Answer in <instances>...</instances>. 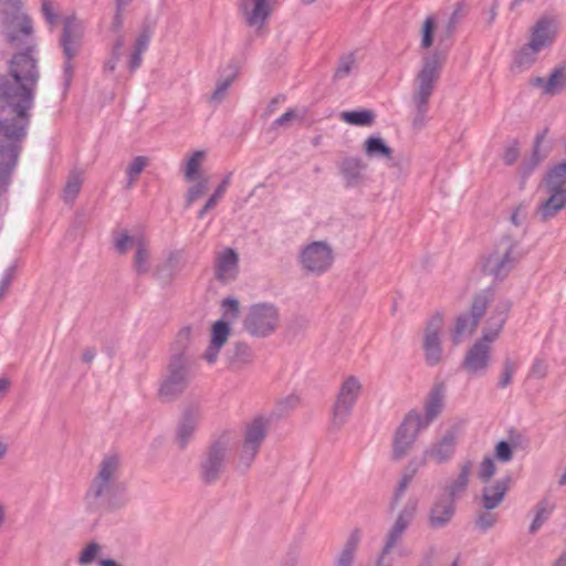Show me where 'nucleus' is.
Returning a JSON list of instances; mask_svg holds the SVG:
<instances>
[{"label":"nucleus","mask_w":566,"mask_h":566,"mask_svg":"<svg viewBox=\"0 0 566 566\" xmlns=\"http://www.w3.org/2000/svg\"><path fill=\"white\" fill-rule=\"evenodd\" d=\"M297 118V114L294 109H289L283 115H281L279 118H276L272 123L273 128L277 127H289L291 126L292 122Z\"/></svg>","instance_id":"obj_60"},{"label":"nucleus","mask_w":566,"mask_h":566,"mask_svg":"<svg viewBox=\"0 0 566 566\" xmlns=\"http://www.w3.org/2000/svg\"><path fill=\"white\" fill-rule=\"evenodd\" d=\"M443 326V317L440 313L434 314L426 324L423 335V350L427 365L436 366L442 360V347L440 333Z\"/></svg>","instance_id":"obj_16"},{"label":"nucleus","mask_w":566,"mask_h":566,"mask_svg":"<svg viewBox=\"0 0 566 566\" xmlns=\"http://www.w3.org/2000/svg\"><path fill=\"white\" fill-rule=\"evenodd\" d=\"M361 392V385L355 376L347 377L340 385L332 408V426L339 430L348 420Z\"/></svg>","instance_id":"obj_11"},{"label":"nucleus","mask_w":566,"mask_h":566,"mask_svg":"<svg viewBox=\"0 0 566 566\" xmlns=\"http://www.w3.org/2000/svg\"><path fill=\"white\" fill-rule=\"evenodd\" d=\"M444 386L442 384L434 385L424 402V416L420 413V423L428 428L430 423L441 413L444 400Z\"/></svg>","instance_id":"obj_24"},{"label":"nucleus","mask_w":566,"mask_h":566,"mask_svg":"<svg viewBox=\"0 0 566 566\" xmlns=\"http://www.w3.org/2000/svg\"><path fill=\"white\" fill-rule=\"evenodd\" d=\"M275 0H242L240 9L242 10L245 22L250 27L264 25L271 14V2Z\"/></svg>","instance_id":"obj_21"},{"label":"nucleus","mask_w":566,"mask_h":566,"mask_svg":"<svg viewBox=\"0 0 566 566\" xmlns=\"http://www.w3.org/2000/svg\"><path fill=\"white\" fill-rule=\"evenodd\" d=\"M279 321L280 314L275 305L258 303L249 308L243 326L252 336L268 337L275 332Z\"/></svg>","instance_id":"obj_9"},{"label":"nucleus","mask_w":566,"mask_h":566,"mask_svg":"<svg viewBox=\"0 0 566 566\" xmlns=\"http://www.w3.org/2000/svg\"><path fill=\"white\" fill-rule=\"evenodd\" d=\"M137 239L142 238L129 235L126 231L113 233L114 248L119 254H125L133 245L136 247Z\"/></svg>","instance_id":"obj_48"},{"label":"nucleus","mask_w":566,"mask_h":566,"mask_svg":"<svg viewBox=\"0 0 566 566\" xmlns=\"http://www.w3.org/2000/svg\"><path fill=\"white\" fill-rule=\"evenodd\" d=\"M434 27V19L432 17H428L422 25L421 48L429 49L432 45Z\"/></svg>","instance_id":"obj_54"},{"label":"nucleus","mask_w":566,"mask_h":566,"mask_svg":"<svg viewBox=\"0 0 566 566\" xmlns=\"http://www.w3.org/2000/svg\"><path fill=\"white\" fill-rule=\"evenodd\" d=\"M198 181L191 186L188 189L187 196H186V203L187 206H190L196 200H198L200 197H202L207 189H208V178H199Z\"/></svg>","instance_id":"obj_51"},{"label":"nucleus","mask_w":566,"mask_h":566,"mask_svg":"<svg viewBox=\"0 0 566 566\" xmlns=\"http://www.w3.org/2000/svg\"><path fill=\"white\" fill-rule=\"evenodd\" d=\"M523 258L521 247L511 235H503L493 250L482 258L481 266L484 274L494 280L503 281Z\"/></svg>","instance_id":"obj_6"},{"label":"nucleus","mask_w":566,"mask_h":566,"mask_svg":"<svg viewBox=\"0 0 566 566\" xmlns=\"http://www.w3.org/2000/svg\"><path fill=\"white\" fill-rule=\"evenodd\" d=\"M417 512V501L408 500L405 504L403 509L399 512L395 525L400 526L403 530H407L409 525L412 523Z\"/></svg>","instance_id":"obj_45"},{"label":"nucleus","mask_w":566,"mask_h":566,"mask_svg":"<svg viewBox=\"0 0 566 566\" xmlns=\"http://www.w3.org/2000/svg\"><path fill=\"white\" fill-rule=\"evenodd\" d=\"M520 157V143L513 139L512 143L505 148L502 159L506 166H512Z\"/></svg>","instance_id":"obj_56"},{"label":"nucleus","mask_w":566,"mask_h":566,"mask_svg":"<svg viewBox=\"0 0 566 566\" xmlns=\"http://www.w3.org/2000/svg\"><path fill=\"white\" fill-rule=\"evenodd\" d=\"M547 133L548 128H544L541 133L536 135L531 157L527 160L523 161L520 166V175L522 179H526L527 177H530L532 172L535 170V168L545 159L546 155H541L539 148Z\"/></svg>","instance_id":"obj_27"},{"label":"nucleus","mask_w":566,"mask_h":566,"mask_svg":"<svg viewBox=\"0 0 566 566\" xmlns=\"http://www.w3.org/2000/svg\"><path fill=\"white\" fill-rule=\"evenodd\" d=\"M235 76H237V71L234 70L226 78H223L222 81L218 82L216 90L213 91V93L210 96V102L211 103L218 105V104H220L224 99V97L227 95V91L229 90V87L233 83Z\"/></svg>","instance_id":"obj_49"},{"label":"nucleus","mask_w":566,"mask_h":566,"mask_svg":"<svg viewBox=\"0 0 566 566\" xmlns=\"http://www.w3.org/2000/svg\"><path fill=\"white\" fill-rule=\"evenodd\" d=\"M495 457L501 462H509L513 458L512 446L507 441H500L495 446Z\"/></svg>","instance_id":"obj_57"},{"label":"nucleus","mask_w":566,"mask_h":566,"mask_svg":"<svg viewBox=\"0 0 566 566\" xmlns=\"http://www.w3.org/2000/svg\"><path fill=\"white\" fill-rule=\"evenodd\" d=\"M2 24L7 43L19 51L9 61V73L0 76V133L17 143L28 135L40 80L36 42L28 15L6 14Z\"/></svg>","instance_id":"obj_1"},{"label":"nucleus","mask_w":566,"mask_h":566,"mask_svg":"<svg viewBox=\"0 0 566 566\" xmlns=\"http://www.w3.org/2000/svg\"><path fill=\"white\" fill-rule=\"evenodd\" d=\"M60 45L65 57V62L63 64V78L65 90H67L73 78V65L71 60L78 54L82 46V27L74 15H70L64 19Z\"/></svg>","instance_id":"obj_10"},{"label":"nucleus","mask_w":566,"mask_h":566,"mask_svg":"<svg viewBox=\"0 0 566 566\" xmlns=\"http://www.w3.org/2000/svg\"><path fill=\"white\" fill-rule=\"evenodd\" d=\"M150 39L151 32L148 28H145L135 40L133 51L127 62V67L130 74H133L134 72H136V70L140 67L143 62L142 56L147 51Z\"/></svg>","instance_id":"obj_26"},{"label":"nucleus","mask_w":566,"mask_h":566,"mask_svg":"<svg viewBox=\"0 0 566 566\" xmlns=\"http://www.w3.org/2000/svg\"><path fill=\"white\" fill-rule=\"evenodd\" d=\"M471 471L472 462H464L461 465L460 473L458 474V476L448 486V494L446 496L452 497L453 501L455 502L457 496L467 490Z\"/></svg>","instance_id":"obj_31"},{"label":"nucleus","mask_w":566,"mask_h":566,"mask_svg":"<svg viewBox=\"0 0 566 566\" xmlns=\"http://www.w3.org/2000/svg\"><path fill=\"white\" fill-rule=\"evenodd\" d=\"M493 298L494 292L490 287L480 291L473 296L469 313H463L455 319L454 328L451 332V338L454 345H458L463 337L470 336L476 329Z\"/></svg>","instance_id":"obj_8"},{"label":"nucleus","mask_w":566,"mask_h":566,"mask_svg":"<svg viewBox=\"0 0 566 566\" xmlns=\"http://www.w3.org/2000/svg\"><path fill=\"white\" fill-rule=\"evenodd\" d=\"M340 118L349 125L369 127L375 123V113L371 109H355L343 112Z\"/></svg>","instance_id":"obj_32"},{"label":"nucleus","mask_w":566,"mask_h":566,"mask_svg":"<svg viewBox=\"0 0 566 566\" xmlns=\"http://www.w3.org/2000/svg\"><path fill=\"white\" fill-rule=\"evenodd\" d=\"M458 432L459 430L455 426L448 428L441 438L424 450V458L437 464L450 461L455 453Z\"/></svg>","instance_id":"obj_17"},{"label":"nucleus","mask_w":566,"mask_h":566,"mask_svg":"<svg viewBox=\"0 0 566 566\" xmlns=\"http://www.w3.org/2000/svg\"><path fill=\"white\" fill-rule=\"evenodd\" d=\"M538 52L539 50L534 48L531 42L526 43L516 52L514 66L518 69L530 67L534 63Z\"/></svg>","instance_id":"obj_41"},{"label":"nucleus","mask_w":566,"mask_h":566,"mask_svg":"<svg viewBox=\"0 0 566 566\" xmlns=\"http://www.w3.org/2000/svg\"><path fill=\"white\" fill-rule=\"evenodd\" d=\"M190 336L191 328L184 327L171 345V354L157 392L161 402H172L179 399L195 378V361L186 353Z\"/></svg>","instance_id":"obj_3"},{"label":"nucleus","mask_w":566,"mask_h":566,"mask_svg":"<svg viewBox=\"0 0 566 566\" xmlns=\"http://www.w3.org/2000/svg\"><path fill=\"white\" fill-rule=\"evenodd\" d=\"M499 515L491 511L481 512L475 518V527L482 532H486L497 523Z\"/></svg>","instance_id":"obj_52"},{"label":"nucleus","mask_w":566,"mask_h":566,"mask_svg":"<svg viewBox=\"0 0 566 566\" xmlns=\"http://www.w3.org/2000/svg\"><path fill=\"white\" fill-rule=\"evenodd\" d=\"M231 364H250L253 360V352L245 343H235L231 354L229 355Z\"/></svg>","instance_id":"obj_44"},{"label":"nucleus","mask_w":566,"mask_h":566,"mask_svg":"<svg viewBox=\"0 0 566 566\" xmlns=\"http://www.w3.org/2000/svg\"><path fill=\"white\" fill-rule=\"evenodd\" d=\"M222 307L224 308V315H230L232 318H237L239 315V301L233 297H227L222 301Z\"/></svg>","instance_id":"obj_61"},{"label":"nucleus","mask_w":566,"mask_h":566,"mask_svg":"<svg viewBox=\"0 0 566 566\" xmlns=\"http://www.w3.org/2000/svg\"><path fill=\"white\" fill-rule=\"evenodd\" d=\"M446 56V53L442 51H436L424 56L422 60V67L415 77L413 92L411 96V125L416 130H421L427 125L429 101L434 92L436 84L440 78Z\"/></svg>","instance_id":"obj_5"},{"label":"nucleus","mask_w":566,"mask_h":566,"mask_svg":"<svg viewBox=\"0 0 566 566\" xmlns=\"http://www.w3.org/2000/svg\"><path fill=\"white\" fill-rule=\"evenodd\" d=\"M181 263H182V251L181 250L171 251L168 254V258H167L165 264L157 268L155 275L159 280H161L166 283H169L176 277L178 272L181 270V268H182Z\"/></svg>","instance_id":"obj_28"},{"label":"nucleus","mask_w":566,"mask_h":566,"mask_svg":"<svg viewBox=\"0 0 566 566\" xmlns=\"http://www.w3.org/2000/svg\"><path fill=\"white\" fill-rule=\"evenodd\" d=\"M549 198L539 208L543 220L554 217L566 205V189H549Z\"/></svg>","instance_id":"obj_29"},{"label":"nucleus","mask_w":566,"mask_h":566,"mask_svg":"<svg viewBox=\"0 0 566 566\" xmlns=\"http://www.w3.org/2000/svg\"><path fill=\"white\" fill-rule=\"evenodd\" d=\"M333 259L332 248L323 241L307 244L300 254V262L303 269L317 275L329 270Z\"/></svg>","instance_id":"obj_14"},{"label":"nucleus","mask_w":566,"mask_h":566,"mask_svg":"<svg viewBox=\"0 0 566 566\" xmlns=\"http://www.w3.org/2000/svg\"><path fill=\"white\" fill-rule=\"evenodd\" d=\"M238 253L231 248L224 249L216 259L214 277L221 283L233 280L238 273Z\"/></svg>","instance_id":"obj_22"},{"label":"nucleus","mask_w":566,"mask_h":566,"mask_svg":"<svg viewBox=\"0 0 566 566\" xmlns=\"http://www.w3.org/2000/svg\"><path fill=\"white\" fill-rule=\"evenodd\" d=\"M495 473V464L492 457H485L483 461L481 462L478 476L479 479L486 483L491 480V478Z\"/></svg>","instance_id":"obj_55"},{"label":"nucleus","mask_w":566,"mask_h":566,"mask_svg":"<svg viewBox=\"0 0 566 566\" xmlns=\"http://www.w3.org/2000/svg\"><path fill=\"white\" fill-rule=\"evenodd\" d=\"M102 552V546L97 542L88 543L80 553L77 563L80 566L93 564Z\"/></svg>","instance_id":"obj_47"},{"label":"nucleus","mask_w":566,"mask_h":566,"mask_svg":"<svg viewBox=\"0 0 566 566\" xmlns=\"http://www.w3.org/2000/svg\"><path fill=\"white\" fill-rule=\"evenodd\" d=\"M269 421L263 417L254 418L247 424L241 452L239 454V465L248 470L266 437Z\"/></svg>","instance_id":"obj_12"},{"label":"nucleus","mask_w":566,"mask_h":566,"mask_svg":"<svg viewBox=\"0 0 566 566\" xmlns=\"http://www.w3.org/2000/svg\"><path fill=\"white\" fill-rule=\"evenodd\" d=\"M558 29L559 22L556 18L544 15L532 28L530 42L534 48L542 51L555 42Z\"/></svg>","instance_id":"obj_18"},{"label":"nucleus","mask_w":566,"mask_h":566,"mask_svg":"<svg viewBox=\"0 0 566 566\" xmlns=\"http://www.w3.org/2000/svg\"><path fill=\"white\" fill-rule=\"evenodd\" d=\"M516 363H514L511 358L504 359L503 370L497 382L500 388H506L512 382V377L516 370Z\"/></svg>","instance_id":"obj_53"},{"label":"nucleus","mask_w":566,"mask_h":566,"mask_svg":"<svg viewBox=\"0 0 566 566\" xmlns=\"http://www.w3.org/2000/svg\"><path fill=\"white\" fill-rule=\"evenodd\" d=\"M149 159L146 156H137L126 168L127 184L126 188L130 189L134 187L142 171L148 166Z\"/></svg>","instance_id":"obj_39"},{"label":"nucleus","mask_w":566,"mask_h":566,"mask_svg":"<svg viewBox=\"0 0 566 566\" xmlns=\"http://www.w3.org/2000/svg\"><path fill=\"white\" fill-rule=\"evenodd\" d=\"M150 253L144 239L136 240V252L133 266L138 275L146 274L149 271Z\"/></svg>","instance_id":"obj_33"},{"label":"nucleus","mask_w":566,"mask_h":566,"mask_svg":"<svg viewBox=\"0 0 566 566\" xmlns=\"http://www.w3.org/2000/svg\"><path fill=\"white\" fill-rule=\"evenodd\" d=\"M510 476H506L482 489L481 506L485 511H492L503 502L510 488Z\"/></svg>","instance_id":"obj_25"},{"label":"nucleus","mask_w":566,"mask_h":566,"mask_svg":"<svg viewBox=\"0 0 566 566\" xmlns=\"http://www.w3.org/2000/svg\"><path fill=\"white\" fill-rule=\"evenodd\" d=\"M230 335V324L223 319L217 321L211 327V343L216 345H223L227 343Z\"/></svg>","instance_id":"obj_46"},{"label":"nucleus","mask_w":566,"mask_h":566,"mask_svg":"<svg viewBox=\"0 0 566 566\" xmlns=\"http://www.w3.org/2000/svg\"><path fill=\"white\" fill-rule=\"evenodd\" d=\"M357 69L355 53H346L339 56L337 66L335 69L333 81H340L350 75V73Z\"/></svg>","instance_id":"obj_37"},{"label":"nucleus","mask_w":566,"mask_h":566,"mask_svg":"<svg viewBox=\"0 0 566 566\" xmlns=\"http://www.w3.org/2000/svg\"><path fill=\"white\" fill-rule=\"evenodd\" d=\"M120 460L117 455H106L98 467L87 489L84 501L86 509L92 512L114 511L126 505V485L119 480Z\"/></svg>","instance_id":"obj_2"},{"label":"nucleus","mask_w":566,"mask_h":566,"mask_svg":"<svg viewBox=\"0 0 566 566\" xmlns=\"http://www.w3.org/2000/svg\"><path fill=\"white\" fill-rule=\"evenodd\" d=\"M24 135L20 140L13 142L0 133V192L6 191L10 182L11 175L18 164L22 150Z\"/></svg>","instance_id":"obj_15"},{"label":"nucleus","mask_w":566,"mask_h":566,"mask_svg":"<svg viewBox=\"0 0 566 566\" xmlns=\"http://www.w3.org/2000/svg\"><path fill=\"white\" fill-rule=\"evenodd\" d=\"M545 184L548 189H565L566 184V163H559L552 167L546 176Z\"/></svg>","instance_id":"obj_36"},{"label":"nucleus","mask_w":566,"mask_h":566,"mask_svg":"<svg viewBox=\"0 0 566 566\" xmlns=\"http://www.w3.org/2000/svg\"><path fill=\"white\" fill-rule=\"evenodd\" d=\"M454 513L455 502L452 497L446 495L438 497L429 511V526L434 530L444 528L451 522Z\"/></svg>","instance_id":"obj_19"},{"label":"nucleus","mask_w":566,"mask_h":566,"mask_svg":"<svg viewBox=\"0 0 566 566\" xmlns=\"http://www.w3.org/2000/svg\"><path fill=\"white\" fill-rule=\"evenodd\" d=\"M13 270H14L13 266L7 269L4 274H3V276H2V279H1V282H0V300L2 298L3 294L7 292V290L10 287V285L12 283Z\"/></svg>","instance_id":"obj_64"},{"label":"nucleus","mask_w":566,"mask_h":566,"mask_svg":"<svg viewBox=\"0 0 566 566\" xmlns=\"http://www.w3.org/2000/svg\"><path fill=\"white\" fill-rule=\"evenodd\" d=\"M42 13L49 24L53 25L57 21L59 17L54 13L50 0H42Z\"/></svg>","instance_id":"obj_62"},{"label":"nucleus","mask_w":566,"mask_h":566,"mask_svg":"<svg viewBox=\"0 0 566 566\" xmlns=\"http://www.w3.org/2000/svg\"><path fill=\"white\" fill-rule=\"evenodd\" d=\"M200 419V412L198 408L189 407L184 410L181 418L177 426L176 439L178 446L184 450L189 441L192 439Z\"/></svg>","instance_id":"obj_23"},{"label":"nucleus","mask_w":566,"mask_h":566,"mask_svg":"<svg viewBox=\"0 0 566 566\" xmlns=\"http://www.w3.org/2000/svg\"><path fill=\"white\" fill-rule=\"evenodd\" d=\"M405 532H406V530L392 524V526L390 527V530L386 536L385 545H384L380 554L388 556L389 553L392 551V548L401 539Z\"/></svg>","instance_id":"obj_50"},{"label":"nucleus","mask_w":566,"mask_h":566,"mask_svg":"<svg viewBox=\"0 0 566 566\" xmlns=\"http://www.w3.org/2000/svg\"><path fill=\"white\" fill-rule=\"evenodd\" d=\"M511 307L512 302L507 298L500 300L494 306L482 332V337L474 342L463 358L461 366L468 375L483 376L486 374L491 361V344L500 335Z\"/></svg>","instance_id":"obj_4"},{"label":"nucleus","mask_w":566,"mask_h":566,"mask_svg":"<svg viewBox=\"0 0 566 566\" xmlns=\"http://www.w3.org/2000/svg\"><path fill=\"white\" fill-rule=\"evenodd\" d=\"M229 439L222 434L211 441L199 461V478L208 485L217 483L227 468Z\"/></svg>","instance_id":"obj_7"},{"label":"nucleus","mask_w":566,"mask_h":566,"mask_svg":"<svg viewBox=\"0 0 566 566\" xmlns=\"http://www.w3.org/2000/svg\"><path fill=\"white\" fill-rule=\"evenodd\" d=\"M339 172L347 188H355L364 184L367 164L359 157H344L338 163Z\"/></svg>","instance_id":"obj_20"},{"label":"nucleus","mask_w":566,"mask_h":566,"mask_svg":"<svg viewBox=\"0 0 566 566\" xmlns=\"http://www.w3.org/2000/svg\"><path fill=\"white\" fill-rule=\"evenodd\" d=\"M300 558V547L292 545L283 557L280 566H296Z\"/></svg>","instance_id":"obj_59"},{"label":"nucleus","mask_w":566,"mask_h":566,"mask_svg":"<svg viewBox=\"0 0 566 566\" xmlns=\"http://www.w3.org/2000/svg\"><path fill=\"white\" fill-rule=\"evenodd\" d=\"M554 505L547 499L541 500L535 506V516L530 525L528 532L531 534L537 533L542 525L549 518Z\"/></svg>","instance_id":"obj_35"},{"label":"nucleus","mask_w":566,"mask_h":566,"mask_svg":"<svg viewBox=\"0 0 566 566\" xmlns=\"http://www.w3.org/2000/svg\"><path fill=\"white\" fill-rule=\"evenodd\" d=\"M566 87V65L557 67L549 75L546 85L545 94L555 95L560 93Z\"/></svg>","instance_id":"obj_38"},{"label":"nucleus","mask_w":566,"mask_h":566,"mask_svg":"<svg viewBox=\"0 0 566 566\" xmlns=\"http://www.w3.org/2000/svg\"><path fill=\"white\" fill-rule=\"evenodd\" d=\"M222 346L216 345L210 342L208 348L206 349L203 354V358L207 360L208 364H214L217 361L218 355L221 350Z\"/></svg>","instance_id":"obj_63"},{"label":"nucleus","mask_w":566,"mask_h":566,"mask_svg":"<svg viewBox=\"0 0 566 566\" xmlns=\"http://www.w3.org/2000/svg\"><path fill=\"white\" fill-rule=\"evenodd\" d=\"M231 176H232V172H229L223 178V180L220 182V185L217 187L214 192L207 200V202L205 203L202 209L198 212L199 219H202L209 210L213 209L218 205L219 200L223 197L224 192L227 191V188L230 184Z\"/></svg>","instance_id":"obj_40"},{"label":"nucleus","mask_w":566,"mask_h":566,"mask_svg":"<svg viewBox=\"0 0 566 566\" xmlns=\"http://www.w3.org/2000/svg\"><path fill=\"white\" fill-rule=\"evenodd\" d=\"M458 10L454 11L448 20L444 32L440 35V43L451 40L459 24Z\"/></svg>","instance_id":"obj_58"},{"label":"nucleus","mask_w":566,"mask_h":566,"mask_svg":"<svg viewBox=\"0 0 566 566\" xmlns=\"http://www.w3.org/2000/svg\"><path fill=\"white\" fill-rule=\"evenodd\" d=\"M420 423V412L410 410L397 428L392 442V458L402 459L415 443L420 431L424 430Z\"/></svg>","instance_id":"obj_13"},{"label":"nucleus","mask_w":566,"mask_h":566,"mask_svg":"<svg viewBox=\"0 0 566 566\" xmlns=\"http://www.w3.org/2000/svg\"><path fill=\"white\" fill-rule=\"evenodd\" d=\"M360 542L359 530H354L345 542V545L336 559V566H352Z\"/></svg>","instance_id":"obj_30"},{"label":"nucleus","mask_w":566,"mask_h":566,"mask_svg":"<svg viewBox=\"0 0 566 566\" xmlns=\"http://www.w3.org/2000/svg\"><path fill=\"white\" fill-rule=\"evenodd\" d=\"M365 153L369 157H382L390 159L392 157V149L384 142L382 138L370 136L365 142Z\"/></svg>","instance_id":"obj_34"},{"label":"nucleus","mask_w":566,"mask_h":566,"mask_svg":"<svg viewBox=\"0 0 566 566\" xmlns=\"http://www.w3.org/2000/svg\"><path fill=\"white\" fill-rule=\"evenodd\" d=\"M82 184L83 179L81 172L72 171L63 189V200L65 202H73L82 188Z\"/></svg>","instance_id":"obj_42"},{"label":"nucleus","mask_w":566,"mask_h":566,"mask_svg":"<svg viewBox=\"0 0 566 566\" xmlns=\"http://www.w3.org/2000/svg\"><path fill=\"white\" fill-rule=\"evenodd\" d=\"M203 150H196L186 163L185 178L187 181H195L200 178L199 168L201 167L205 158Z\"/></svg>","instance_id":"obj_43"}]
</instances>
